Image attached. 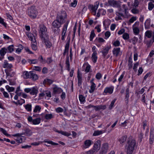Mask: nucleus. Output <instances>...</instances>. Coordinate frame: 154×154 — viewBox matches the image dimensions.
<instances>
[{"label":"nucleus","mask_w":154,"mask_h":154,"mask_svg":"<svg viewBox=\"0 0 154 154\" xmlns=\"http://www.w3.org/2000/svg\"><path fill=\"white\" fill-rule=\"evenodd\" d=\"M150 19H147L145 23V28L146 29H149L150 27Z\"/></svg>","instance_id":"30"},{"label":"nucleus","mask_w":154,"mask_h":154,"mask_svg":"<svg viewBox=\"0 0 154 154\" xmlns=\"http://www.w3.org/2000/svg\"><path fill=\"white\" fill-rule=\"evenodd\" d=\"M41 109V108L39 106L36 105L35 107L33 112H39L40 111Z\"/></svg>","instance_id":"47"},{"label":"nucleus","mask_w":154,"mask_h":154,"mask_svg":"<svg viewBox=\"0 0 154 154\" xmlns=\"http://www.w3.org/2000/svg\"><path fill=\"white\" fill-rule=\"evenodd\" d=\"M99 3L97 2L95 5H91L88 7L91 10L92 14L94 15H95L96 14V11L98 7Z\"/></svg>","instance_id":"7"},{"label":"nucleus","mask_w":154,"mask_h":154,"mask_svg":"<svg viewBox=\"0 0 154 154\" xmlns=\"http://www.w3.org/2000/svg\"><path fill=\"white\" fill-rule=\"evenodd\" d=\"M69 22V20L67 21L63 26L62 30L61 38H64L66 37V33Z\"/></svg>","instance_id":"10"},{"label":"nucleus","mask_w":154,"mask_h":154,"mask_svg":"<svg viewBox=\"0 0 154 154\" xmlns=\"http://www.w3.org/2000/svg\"><path fill=\"white\" fill-rule=\"evenodd\" d=\"M66 67L67 68V69L68 71H69L70 70V63L69 62V57H68L66 59Z\"/></svg>","instance_id":"36"},{"label":"nucleus","mask_w":154,"mask_h":154,"mask_svg":"<svg viewBox=\"0 0 154 154\" xmlns=\"http://www.w3.org/2000/svg\"><path fill=\"white\" fill-rule=\"evenodd\" d=\"M39 33L42 38H48V36L47 33V29L46 26L43 24L39 25Z\"/></svg>","instance_id":"2"},{"label":"nucleus","mask_w":154,"mask_h":154,"mask_svg":"<svg viewBox=\"0 0 154 154\" xmlns=\"http://www.w3.org/2000/svg\"><path fill=\"white\" fill-rule=\"evenodd\" d=\"M6 88L9 92L13 91L14 90V88L12 87H10L9 86H6Z\"/></svg>","instance_id":"51"},{"label":"nucleus","mask_w":154,"mask_h":154,"mask_svg":"<svg viewBox=\"0 0 154 154\" xmlns=\"http://www.w3.org/2000/svg\"><path fill=\"white\" fill-rule=\"evenodd\" d=\"M31 71L28 72L27 71H25L23 72L22 76L23 78L25 79H29L30 77V74Z\"/></svg>","instance_id":"18"},{"label":"nucleus","mask_w":154,"mask_h":154,"mask_svg":"<svg viewBox=\"0 0 154 154\" xmlns=\"http://www.w3.org/2000/svg\"><path fill=\"white\" fill-rule=\"evenodd\" d=\"M53 62V60L52 58L49 57L47 58L46 60H45V63H47L49 64Z\"/></svg>","instance_id":"55"},{"label":"nucleus","mask_w":154,"mask_h":154,"mask_svg":"<svg viewBox=\"0 0 154 154\" xmlns=\"http://www.w3.org/2000/svg\"><path fill=\"white\" fill-rule=\"evenodd\" d=\"M116 100V99L115 98L111 102V104L109 106V109H111L114 107V103Z\"/></svg>","instance_id":"46"},{"label":"nucleus","mask_w":154,"mask_h":154,"mask_svg":"<svg viewBox=\"0 0 154 154\" xmlns=\"http://www.w3.org/2000/svg\"><path fill=\"white\" fill-rule=\"evenodd\" d=\"M63 110V109L60 107H57L56 109V111L57 113L62 112Z\"/></svg>","instance_id":"62"},{"label":"nucleus","mask_w":154,"mask_h":154,"mask_svg":"<svg viewBox=\"0 0 154 154\" xmlns=\"http://www.w3.org/2000/svg\"><path fill=\"white\" fill-rule=\"evenodd\" d=\"M64 23L61 21L56 18V19L54 20L52 23V26L54 28H56L57 29H59L61 26V25Z\"/></svg>","instance_id":"8"},{"label":"nucleus","mask_w":154,"mask_h":154,"mask_svg":"<svg viewBox=\"0 0 154 154\" xmlns=\"http://www.w3.org/2000/svg\"><path fill=\"white\" fill-rule=\"evenodd\" d=\"M18 104L21 105L25 103V101L23 99H20V100H18Z\"/></svg>","instance_id":"61"},{"label":"nucleus","mask_w":154,"mask_h":154,"mask_svg":"<svg viewBox=\"0 0 154 154\" xmlns=\"http://www.w3.org/2000/svg\"><path fill=\"white\" fill-rule=\"evenodd\" d=\"M38 92L37 89L35 87H34L31 88L30 94L31 95H35L36 96Z\"/></svg>","instance_id":"25"},{"label":"nucleus","mask_w":154,"mask_h":154,"mask_svg":"<svg viewBox=\"0 0 154 154\" xmlns=\"http://www.w3.org/2000/svg\"><path fill=\"white\" fill-rule=\"evenodd\" d=\"M8 51H9L10 53H11L14 51L13 45L9 46L7 48Z\"/></svg>","instance_id":"57"},{"label":"nucleus","mask_w":154,"mask_h":154,"mask_svg":"<svg viewBox=\"0 0 154 154\" xmlns=\"http://www.w3.org/2000/svg\"><path fill=\"white\" fill-rule=\"evenodd\" d=\"M121 2L120 1H115L113 7L120 8L121 7Z\"/></svg>","instance_id":"40"},{"label":"nucleus","mask_w":154,"mask_h":154,"mask_svg":"<svg viewBox=\"0 0 154 154\" xmlns=\"http://www.w3.org/2000/svg\"><path fill=\"white\" fill-rule=\"evenodd\" d=\"M33 69L38 72H40L42 70V68L39 66H34L33 68Z\"/></svg>","instance_id":"53"},{"label":"nucleus","mask_w":154,"mask_h":154,"mask_svg":"<svg viewBox=\"0 0 154 154\" xmlns=\"http://www.w3.org/2000/svg\"><path fill=\"white\" fill-rule=\"evenodd\" d=\"M94 79H92L90 81V82L91 84V89L89 90V92L90 93H92L94 92L95 90V88L96 87L95 84L93 82Z\"/></svg>","instance_id":"19"},{"label":"nucleus","mask_w":154,"mask_h":154,"mask_svg":"<svg viewBox=\"0 0 154 154\" xmlns=\"http://www.w3.org/2000/svg\"><path fill=\"white\" fill-rule=\"evenodd\" d=\"M53 92L55 94H60L63 91L62 89L58 87L57 85H55L54 87L53 88Z\"/></svg>","instance_id":"16"},{"label":"nucleus","mask_w":154,"mask_h":154,"mask_svg":"<svg viewBox=\"0 0 154 154\" xmlns=\"http://www.w3.org/2000/svg\"><path fill=\"white\" fill-rule=\"evenodd\" d=\"M136 145L135 140L131 139H128L127 141V154H132Z\"/></svg>","instance_id":"1"},{"label":"nucleus","mask_w":154,"mask_h":154,"mask_svg":"<svg viewBox=\"0 0 154 154\" xmlns=\"http://www.w3.org/2000/svg\"><path fill=\"white\" fill-rule=\"evenodd\" d=\"M32 132L31 130L28 128H27L25 131L24 134L26 136H30L32 135Z\"/></svg>","instance_id":"27"},{"label":"nucleus","mask_w":154,"mask_h":154,"mask_svg":"<svg viewBox=\"0 0 154 154\" xmlns=\"http://www.w3.org/2000/svg\"><path fill=\"white\" fill-rule=\"evenodd\" d=\"M25 109L28 112L31 111L32 105L31 104H27L24 106Z\"/></svg>","instance_id":"43"},{"label":"nucleus","mask_w":154,"mask_h":154,"mask_svg":"<svg viewBox=\"0 0 154 154\" xmlns=\"http://www.w3.org/2000/svg\"><path fill=\"white\" fill-rule=\"evenodd\" d=\"M30 74V77L29 79H31L33 81H35L38 79V76L33 71H31Z\"/></svg>","instance_id":"15"},{"label":"nucleus","mask_w":154,"mask_h":154,"mask_svg":"<svg viewBox=\"0 0 154 154\" xmlns=\"http://www.w3.org/2000/svg\"><path fill=\"white\" fill-rule=\"evenodd\" d=\"M111 48L110 45L105 47L103 48L100 52L102 54V56L105 57L106 56L108 53L109 51Z\"/></svg>","instance_id":"11"},{"label":"nucleus","mask_w":154,"mask_h":154,"mask_svg":"<svg viewBox=\"0 0 154 154\" xmlns=\"http://www.w3.org/2000/svg\"><path fill=\"white\" fill-rule=\"evenodd\" d=\"M42 63H45V60L43 59L42 55L40 56L38 58V60Z\"/></svg>","instance_id":"48"},{"label":"nucleus","mask_w":154,"mask_h":154,"mask_svg":"<svg viewBox=\"0 0 154 154\" xmlns=\"http://www.w3.org/2000/svg\"><path fill=\"white\" fill-rule=\"evenodd\" d=\"M60 134L67 137H68L71 135V134L70 133L67 132L66 131H61Z\"/></svg>","instance_id":"49"},{"label":"nucleus","mask_w":154,"mask_h":154,"mask_svg":"<svg viewBox=\"0 0 154 154\" xmlns=\"http://www.w3.org/2000/svg\"><path fill=\"white\" fill-rule=\"evenodd\" d=\"M93 141L90 140H86L84 141L83 144L82 146V149L88 148L93 144Z\"/></svg>","instance_id":"5"},{"label":"nucleus","mask_w":154,"mask_h":154,"mask_svg":"<svg viewBox=\"0 0 154 154\" xmlns=\"http://www.w3.org/2000/svg\"><path fill=\"white\" fill-rule=\"evenodd\" d=\"M3 67L4 68H11L13 67L12 64L8 63L7 60H5L4 63L3 64Z\"/></svg>","instance_id":"21"},{"label":"nucleus","mask_w":154,"mask_h":154,"mask_svg":"<svg viewBox=\"0 0 154 154\" xmlns=\"http://www.w3.org/2000/svg\"><path fill=\"white\" fill-rule=\"evenodd\" d=\"M5 73L6 75L7 76H9L10 77H13L15 74V73L14 72H6L5 71Z\"/></svg>","instance_id":"50"},{"label":"nucleus","mask_w":154,"mask_h":154,"mask_svg":"<svg viewBox=\"0 0 154 154\" xmlns=\"http://www.w3.org/2000/svg\"><path fill=\"white\" fill-rule=\"evenodd\" d=\"M102 75L100 72H98L96 75L95 78L97 79L100 80L102 77Z\"/></svg>","instance_id":"59"},{"label":"nucleus","mask_w":154,"mask_h":154,"mask_svg":"<svg viewBox=\"0 0 154 154\" xmlns=\"http://www.w3.org/2000/svg\"><path fill=\"white\" fill-rule=\"evenodd\" d=\"M67 14L65 11H61L57 14V18L63 23L65 22V19L66 18Z\"/></svg>","instance_id":"4"},{"label":"nucleus","mask_w":154,"mask_h":154,"mask_svg":"<svg viewBox=\"0 0 154 154\" xmlns=\"http://www.w3.org/2000/svg\"><path fill=\"white\" fill-rule=\"evenodd\" d=\"M127 137V136L125 135L122 136L118 140L120 142V143L121 146H122L123 145V144L126 141Z\"/></svg>","instance_id":"23"},{"label":"nucleus","mask_w":154,"mask_h":154,"mask_svg":"<svg viewBox=\"0 0 154 154\" xmlns=\"http://www.w3.org/2000/svg\"><path fill=\"white\" fill-rule=\"evenodd\" d=\"M110 20L108 19H107L103 21V25L105 27H106L107 26H108L110 24Z\"/></svg>","instance_id":"41"},{"label":"nucleus","mask_w":154,"mask_h":154,"mask_svg":"<svg viewBox=\"0 0 154 154\" xmlns=\"http://www.w3.org/2000/svg\"><path fill=\"white\" fill-rule=\"evenodd\" d=\"M129 97V89L127 88L125 91V100L126 104H128V99Z\"/></svg>","instance_id":"17"},{"label":"nucleus","mask_w":154,"mask_h":154,"mask_svg":"<svg viewBox=\"0 0 154 154\" xmlns=\"http://www.w3.org/2000/svg\"><path fill=\"white\" fill-rule=\"evenodd\" d=\"M7 51V49L5 48H2L0 51V54L1 56L3 57L6 54Z\"/></svg>","instance_id":"34"},{"label":"nucleus","mask_w":154,"mask_h":154,"mask_svg":"<svg viewBox=\"0 0 154 154\" xmlns=\"http://www.w3.org/2000/svg\"><path fill=\"white\" fill-rule=\"evenodd\" d=\"M133 61L131 58L129 57L128 61V69H131L132 67Z\"/></svg>","instance_id":"31"},{"label":"nucleus","mask_w":154,"mask_h":154,"mask_svg":"<svg viewBox=\"0 0 154 154\" xmlns=\"http://www.w3.org/2000/svg\"><path fill=\"white\" fill-rule=\"evenodd\" d=\"M38 12L35 6H32L28 10V14L31 18H35L37 16Z\"/></svg>","instance_id":"3"},{"label":"nucleus","mask_w":154,"mask_h":154,"mask_svg":"<svg viewBox=\"0 0 154 154\" xmlns=\"http://www.w3.org/2000/svg\"><path fill=\"white\" fill-rule=\"evenodd\" d=\"M79 97L81 103H83L85 101V97L82 95H79Z\"/></svg>","instance_id":"35"},{"label":"nucleus","mask_w":154,"mask_h":154,"mask_svg":"<svg viewBox=\"0 0 154 154\" xmlns=\"http://www.w3.org/2000/svg\"><path fill=\"white\" fill-rule=\"evenodd\" d=\"M145 36L148 38H150L152 36V31L148 30L145 32Z\"/></svg>","instance_id":"39"},{"label":"nucleus","mask_w":154,"mask_h":154,"mask_svg":"<svg viewBox=\"0 0 154 154\" xmlns=\"http://www.w3.org/2000/svg\"><path fill=\"white\" fill-rule=\"evenodd\" d=\"M106 132V130H100L99 131V130H96L94 132V133L93 134V136H97L98 135H99L100 134H102L105 132Z\"/></svg>","instance_id":"24"},{"label":"nucleus","mask_w":154,"mask_h":154,"mask_svg":"<svg viewBox=\"0 0 154 154\" xmlns=\"http://www.w3.org/2000/svg\"><path fill=\"white\" fill-rule=\"evenodd\" d=\"M77 1L76 0H74L73 2L71 3L70 6L73 7H75L77 5Z\"/></svg>","instance_id":"52"},{"label":"nucleus","mask_w":154,"mask_h":154,"mask_svg":"<svg viewBox=\"0 0 154 154\" xmlns=\"http://www.w3.org/2000/svg\"><path fill=\"white\" fill-rule=\"evenodd\" d=\"M100 146L101 141L100 140H98L95 142L92 149L96 152L99 150Z\"/></svg>","instance_id":"9"},{"label":"nucleus","mask_w":154,"mask_h":154,"mask_svg":"<svg viewBox=\"0 0 154 154\" xmlns=\"http://www.w3.org/2000/svg\"><path fill=\"white\" fill-rule=\"evenodd\" d=\"M95 29H96L98 32H100L101 31V25H99L96 26Z\"/></svg>","instance_id":"63"},{"label":"nucleus","mask_w":154,"mask_h":154,"mask_svg":"<svg viewBox=\"0 0 154 154\" xmlns=\"http://www.w3.org/2000/svg\"><path fill=\"white\" fill-rule=\"evenodd\" d=\"M27 61L31 64L37 63L38 62V60L37 59H28Z\"/></svg>","instance_id":"37"},{"label":"nucleus","mask_w":154,"mask_h":154,"mask_svg":"<svg viewBox=\"0 0 154 154\" xmlns=\"http://www.w3.org/2000/svg\"><path fill=\"white\" fill-rule=\"evenodd\" d=\"M23 48V46L21 45H20L18 46V48L16 49V53L19 54L21 52Z\"/></svg>","instance_id":"42"},{"label":"nucleus","mask_w":154,"mask_h":154,"mask_svg":"<svg viewBox=\"0 0 154 154\" xmlns=\"http://www.w3.org/2000/svg\"><path fill=\"white\" fill-rule=\"evenodd\" d=\"M113 90L114 87L113 86L106 87L104 89L103 93L106 94H112L113 93Z\"/></svg>","instance_id":"13"},{"label":"nucleus","mask_w":154,"mask_h":154,"mask_svg":"<svg viewBox=\"0 0 154 154\" xmlns=\"http://www.w3.org/2000/svg\"><path fill=\"white\" fill-rule=\"evenodd\" d=\"M77 78L78 79V85L80 87L82 85V76L81 73H79V72L77 73Z\"/></svg>","instance_id":"12"},{"label":"nucleus","mask_w":154,"mask_h":154,"mask_svg":"<svg viewBox=\"0 0 154 154\" xmlns=\"http://www.w3.org/2000/svg\"><path fill=\"white\" fill-rule=\"evenodd\" d=\"M109 149V144L108 143H104L102 144L101 149L99 154H106Z\"/></svg>","instance_id":"6"},{"label":"nucleus","mask_w":154,"mask_h":154,"mask_svg":"<svg viewBox=\"0 0 154 154\" xmlns=\"http://www.w3.org/2000/svg\"><path fill=\"white\" fill-rule=\"evenodd\" d=\"M41 119L40 118H37L33 119L32 124L34 125H38L41 122Z\"/></svg>","instance_id":"32"},{"label":"nucleus","mask_w":154,"mask_h":154,"mask_svg":"<svg viewBox=\"0 0 154 154\" xmlns=\"http://www.w3.org/2000/svg\"><path fill=\"white\" fill-rule=\"evenodd\" d=\"M154 140V135L153 132L152 131H150V137L149 139V142L150 144H152Z\"/></svg>","instance_id":"29"},{"label":"nucleus","mask_w":154,"mask_h":154,"mask_svg":"<svg viewBox=\"0 0 154 154\" xmlns=\"http://www.w3.org/2000/svg\"><path fill=\"white\" fill-rule=\"evenodd\" d=\"M44 142L53 145H57L58 144V143L54 142L52 141H48L46 140H44Z\"/></svg>","instance_id":"56"},{"label":"nucleus","mask_w":154,"mask_h":154,"mask_svg":"<svg viewBox=\"0 0 154 154\" xmlns=\"http://www.w3.org/2000/svg\"><path fill=\"white\" fill-rule=\"evenodd\" d=\"M122 8L124 10V12L125 14L127 15L128 13L127 11L128 10V8L127 6L125 4H123L122 5Z\"/></svg>","instance_id":"45"},{"label":"nucleus","mask_w":154,"mask_h":154,"mask_svg":"<svg viewBox=\"0 0 154 154\" xmlns=\"http://www.w3.org/2000/svg\"><path fill=\"white\" fill-rule=\"evenodd\" d=\"M45 118L47 120L53 118L52 114H47L45 116Z\"/></svg>","instance_id":"44"},{"label":"nucleus","mask_w":154,"mask_h":154,"mask_svg":"<svg viewBox=\"0 0 154 154\" xmlns=\"http://www.w3.org/2000/svg\"><path fill=\"white\" fill-rule=\"evenodd\" d=\"M144 42L146 44L148 47H149L151 46L153 42H154V39L146 40Z\"/></svg>","instance_id":"26"},{"label":"nucleus","mask_w":154,"mask_h":154,"mask_svg":"<svg viewBox=\"0 0 154 154\" xmlns=\"http://www.w3.org/2000/svg\"><path fill=\"white\" fill-rule=\"evenodd\" d=\"M95 152H96L94 150L91 149L86 152V154H94Z\"/></svg>","instance_id":"64"},{"label":"nucleus","mask_w":154,"mask_h":154,"mask_svg":"<svg viewBox=\"0 0 154 154\" xmlns=\"http://www.w3.org/2000/svg\"><path fill=\"white\" fill-rule=\"evenodd\" d=\"M26 35L29 38H35L37 35L36 33H34L33 34L31 33H28L26 34Z\"/></svg>","instance_id":"33"},{"label":"nucleus","mask_w":154,"mask_h":154,"mask_svg":"<svg viewBox=\"0 0 154 154\" xmlns=\"http://www.w3.org/2000/svg\"><path fill=\"white\" fill-rule=\"evenodd\" d=\"M97 54H92L91 55L92 60L94 63L97 62Z\"/></svg>","instance_id":"38"},{"label":"nucleus","mask_w":154,"mask_h":154,"mask_svg":"<svg viewBox=\"0 0 154 154\" xmlns=\"http://www.w3.org/2000/svg\"><path fill=\"white\" fill-rule=\"evenodd\" d=\"M120 53V48H114L112 50V53L116 57L119 55Z\"/></svg>","instance_id":"14"},{"label":"nucleus","mask_w":154,"mask_h":154,"mask_svg":"<svg viewBox=\"0 0 154 154\" xmlns=\"http://www.w3.org/2000/svg\"><path fill=\"white\" fill-rule=\"evenodd\" d=\"M116 16L115 18L116 20L118 21L122 19V17L123 16V14L119 12L116 13Z\"/></svg>","instance_id":"28"},{"label":"nucleus","mask_w":154,"mask_h":154,"mask_svg":"<svg viewBox=\"0 0 154 154\" xmlns=\"http://www.w3.org/2000/svg\"><path fill=\"white\" fill-rule=\"evenodd\" d=\"M105 41L104 39H95V42L98 43L100 44H102L103 42H105Z\"/></svg>","instance_id":"58"},{"label":"nucleus","mask_w":154,"mask_h":154,"mask_svg":"<svg viewBox=\"0 0 154 154\" xmlns=\"http://www.w3.org/2000/svg\"><path fill=\"white\" fill-rule=\"evenodd\" d=\"M154 8V4L152 2H150L148 4V9L149 10H151Z\"/></svg>","instance_id":"54"},{"label":"nucleus","mask_w":154,"mask_h":154,"mask_svg":"<svg viewBox=\"0 0 154 154\" xmlns=\"http://www.w3.org/2000/svg\"><path fill=\"white\" fill-rule=\"evenodd\" d=\"M133 31L134 33L135 34H137L139 33V30L137 27H134L133 29Z\"/></svg>","instance_id":"60"},{"label":"nucleus","mask_w":154,"mask_h":154,"mask_svg":"<svg viewBox=\"0 0 154 154\" xmlns=\"http://www.w3.org/2000/svg\"><path fill=\"white\" fill-rule=\"evenodd\" d=\"M42 42H44L45 45L47 48H50L52 45V43L49 41L48 39H43Z\"/></svg>","instance_id":"22"},{"label":"nucleus","mask_w":154,"mask_h":154,"mask_svg":"<svg viewBox=\"0 0 154 154\" xmlns=\"http://www.w3.org/2000/svg\"><path fill=\"white\" fill-rule=\"evenodd\" d=\"M12 136L14 137H17V139L16 140V141L17 143H22V138L20 134L19 133H17L13 134Z\"/></svg>","instance_id":"20"}]
</instances>
